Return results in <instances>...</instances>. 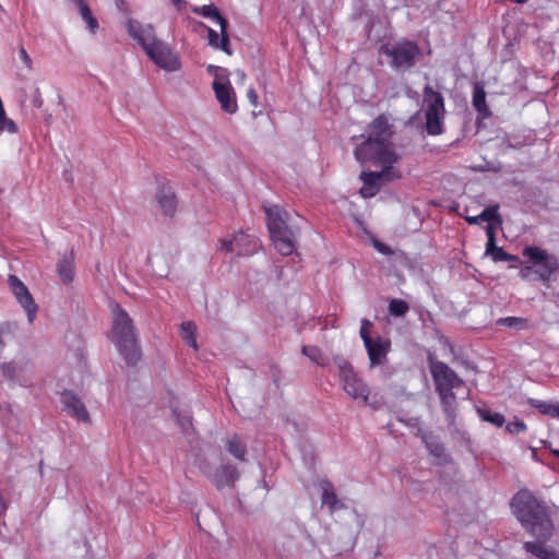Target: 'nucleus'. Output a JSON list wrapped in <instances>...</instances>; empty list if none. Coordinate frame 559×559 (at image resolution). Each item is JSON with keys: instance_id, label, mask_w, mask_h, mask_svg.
Wrapping results in <instances>:
<instances>
[{"instance_id": "obj_41", "label": "nucleus", "mask_w": 559, "mask_h": 559, "mask_svg": "<svg viewBox=\"0 0 559 559\" xmlns=\"http://www.w3.org/2000/svg\"><path fill=\"white\" fill-rule=\"evenodd\" d=\"M527 429V426L524 421L522 420H515V421H510L508 425H507V430L510 432V433H520V432H523Z\"/></svg>"}, {"instance_id": "obj_26", "label": "nucleus", "mask_w": 559, "mask_h": 559, "mask_svg": "<svg viewBox=\"0 0 559 559\" xmlns=\"http://www.w3.org/2000/svg\"><path fill=\"white\" fill-rule=\"evenodd\" d=\"M192 12L195 14L202 15L204 17L215 20L219 24V27L222 26V21L227 22V20L224 16H222L217 7L214 4H205L202 7H195L192 9Z\"/></svg>"}, {"instance_id": "obj_12", "label": "nucleus", "mask_w": 559, "mask_h": 559, "mask_svg": "<svg viewBox=\"0 0 559 559\" xmlns=\"http://www.w3.org/2000/svg\"><path fill=\"white\" fill-rule=\"evenodd\" d=\"M212 87L222 110L227 114H235L238 109V105L235 91L230 85L228 76L223 73H215Z\"/></svg>"}, {"instance_id": "obj_24", "label": "nucleus", "mask_w": 559, "mask_h": 559, "mask_svg": "<svg viewBox=\"0 0 559 559\" xmlns=\"http://www.w3.org/2000/svg\"><path fill=\"white\" fill-rule=\"evenodd\" d=\"M57 272L61 281L69 284L74 277V254L71 251L68 255H64L59 260L57 264Z\"/></svg>"}, {"instance_id": "obj_49", "label": "nucleus", "mask_w": 559, "mask_h": 559, "mask_svg": "<svg viewBox=\"0 0 559 559\" xmlns=\"http://www.w3.org/2000/svg\"><path fill=\"white\" fill-rule=\"evenodd\" d=\"M551 453L554 456H556L557 459H559V450H551Z\"/></svg>"}, {"instance_id": "obj_30", "label": "nucleus", "mask_w": 559, "mask_h": 559, "mask_svg": "<svg viewBox=\"0 0 559 559\" xmlns=\"http://www.w3.org/2000/svg\"><path fill=\"white\" fill-rule=\"evenodd\" d=\"M499 326H507L515 330H527L530 328L528 320L520 317H504L496 321Z\"/></svg>"}, {"instance_id": "obj_6", "label": "nucleus", "mask_w": 559, "mask_h": 559, "mask_svg": "<svg viewBox=\"0 0 559 559\" xmlns=\"http://www.w3.org/2000/svg\"><path fill=\"white\" fill-rule=\"evenodd\" d=\"M423 108L425 130L429 135H440L444 131L445 105L444 97L438 91L427 85L424 88Z\"/></svg>"}, {"instance_id": "obj_15", "label": "nucleus", "mask_w": 559, "mask_h": 559, "mask_svg": "<svg viewBox=\"0 0 559 559\" xmlns=\"http://www.w3.org/2000/svg\"><path fill=\"white\" fill-rule=\"evenodd\" d=\"M61 404L63 405L64 412L76 418L78 420L91 424L92 419L90 416V413L85 406V404L82 402V400L71 390H64L61 393Z\"/></svg>"}, {"instance_id": "obj_20", "label": "nucleus", "mask_w": 559, "mask_h": 559, "mask_svg": "<svg viewBox=\"0 0 559 559\" xmlns=\"http://www.w3.org/2000/svg\"><path fill=\"white\" fill-rule=\"evenodd\" d=\"M239 478L238 469L231 464L221 465L215 473L211 476L212 483L217 489L234 486L235 481Z\"/></svg>"}, {"instance_id": "obj_21", "label": "nucleus", "mask_w": 559, "mask_h": 559, "mask_svg": "<svg viewBox=\"0 0 559 559\" xmlns=\"http://www.w3.org/2000/svg\"><path fill=\"white\" fill-rule=\"evenodd\" d=\"M472 104L479 119H487L491 116V111L486 103L485 87L480 82L474 83Z\"/></svg>"}, {"instance_id": "obj_3", "label": "nucleus", "mask_w": 559, "mask_h": 559, "mask_svg": "<svg viewBox=\"0 0 559 559\" xmlns=\"http://www.w3.org/2000/svg\"><path fill=\"white\" fill-rule=\"evenodd\" d=\"M428 361L436 392L439 395L447 420L450 425H454L457 404L453 390L461 388L464 381L445 362L435 359L431 355L428 357Z\"/></svg>"}, {"instance_id": "obj_18", "label": "nucleus", "mask_w": 559, "mask_h": 559, "mask_svg": "<svg viewBox=\"0 0 559 559\" xmlns=\"http://www.w3.org/2000/svg\"><path fill=\"white\" fill-rule=\"evenodd\" d=\"M155 199L165 216L173 217L177 212L178 201L171 187L159 186Z\"/></svg>"}, {"instance_id": "obj_7", "label": "nucleus", "mask_w": 559, "mask_h": 559, "mask_svg": "<svg viewBox=\"0 0 559 559\" xmlns=\"http://www.w3.org/2000/svg\"><path fill=\"white\" fill-rule=\"evenodd\" d=\"M355 157L360 164L372 163L379 166H393L399 160L392 145L370 136L356 147Z\"/></svg>"}, {"instance_id": "obj_34", "label": "nucleus", "mask_w": 559, "mask_h": 559, "mask_svg": "<svg viewBox=\"0 0 559 559\" xmlns=\"http://www.w3.org/2000/svg\"><path fill=\"white\" fill-rule=\"evenodd\" d=\"M409 310L408 304L403 299L394 298L389 302V311L392 316L403 317Z\"/></svg>"}, {"instance_id": "obj_17", "label": "nucleus", "mask_w": 559, "mask_h": 559, "mask_svg": "<svg viewBox=\"0 0 559 559\" xmlns=\"http://www.w3.org/2000/svg\"><path fill=\"white\" fill-rule=\"evenodd\" d=\"M266 215V224L270 235H278L280 231L288 229V213L278 205L264 207Z\"/></svg>"}, {"instance_id": "obj_47", "label": "nucleus", "mask_w": 559, "mask_h": 559, "mask_svg": "<svg viewBox=\"0 0 559 559\" xmlns=\"http://www.w3.org/2000/svg\"><path fill=\"white\" fill-rule=\"evenodd\" d=\"M37 93H38V96L34 98V105L37 106V107H40L41 106V98H40L38 90H37Z\"/></svg>"}, {"instance_id": "obj_45", "label": "nucleus", "mask_w": 559, "mask_h": 559, "mask_svg": "<svg viewBox=\"0 0 559 559\" xmlns=\"http://www.w3.org/2000/svg\"><path fill=\"white\" fill-rule=\"evenodd\" d=\"M247 97L253 106L258 105V94L253 88L248 90Z\"/></svg>"}, {"instance_id": "obj_44", "label": "nucleus", "mask_w": 559, "mask_h": 559, "mask_svg": "<svg viewBox=\"0 0 559 559\" xmlns=\"http://www.w3.org/2000/svg\"><path fill=\"white\" fill-rule=\"evenodd\" d=\"M373 245H374V248H376L379 252H381V253H383V254H392V250H391V248H390L389 246H386V245L382 243L381 241L376 240Z\"/></svg>"}, {"instance_id": "obj_33", "label": "nucleus", "mask_w": 559, "mask_h": 559, "mask_svg": "<svg viewBox=\"0 0 559 559\" xmlns=\"http://www.w3.org/2000/svg\"><path fill=\"white\" fill-rule=\"evenodd\" d=\"M7 131L11 134H15L19 131L16 123L7 116L3 103L0 102V133Z\"/></svg>"}, {"instance_id": "obj_51", "label": "nucleus", "mask_w": 559, "mask_h": 559, "mask_svg": "<svg viewBox=\"0 0 559 559\" xmlns=\"http://www.w3.org/2000/svg\"><path fill=\"white\" fill-rule=\"evenodd\" d=\"M202 472H203V474L207 475V472L205 471V468H202Z\"/></svg>"}, {"instance_id": "obj_40", "label": "nucleus", "mask_w": 559, "mask_h": 559, "mask_svg": "<svg viewBox=\"0 0 559 559\" xmlns=\"http://www.w3.org/2000/svg\"><path fill=\"white\" fill-rule=\"evenodd\" d=\"M173 413L177 418L178 424L182 428L183 431H187L192 427V418L190 415H180L176 408H173Z\"/></svg>"}, {"instance_id": "obj_36", "label": "nucleus", "mask_w": 559, "mask_h": 559, "mask_svg": "<svg viewBox=\"0 0 559 559\" xmlns=\"http://www.w3.org/2000/svg\"><path fill=\"white\" fill-rule=\"evenodd\" d=\"M227 27H228V22H223L222 21L221 38H219V41L217 44V47H215V48L223 50L227 55H231L229 36H228V33H227Z\"/></svg>"}, {"instance_id": "obj_8", "label": "nucleus", "mask_w": 559, "mask_h": 559, "mask_svg": "<svg viewBox=\"0 0 559 559\" xmlns=\"http://www.w3.org/2000/svg\"><path fill=\"white\" fill-rule=\"evenodd\" d=\"M380 53L390 58V66L394 69H409L414 67L420 56V48L415 41L402 40L393 45L383 44Z\"/></svg>"}, {"instance_id": "obj_42", "label": "nucleus", "mask_w": 559, "mask_h": 559, "mask_svg": "<svg viewBox=\"0 0 559 559\" xmlns=\"http://www.w3.org/2000/svg\"><path fill=\"white\" fill-rule=\"evenodd\" d=\"M206 29H207L209 45L214 48L217 47L221 36L217 34L216 31H214L211 27H206Z\"/></svg>"}, {"instance_id": "obj_10", "label": "nucleus", "mask_w": 559, "mask_h": 559, "mask_svg": "<svg viewBox=\"0 0 559 559\" xmlns=\"http://www.w3.org/2000/svg\"><path fill=\"white\" fill-rule=\"evenodd\" d=\"M372 328L371 321L368 319H364L361 321L360 326V337L366 347L368 358L370 361V367H376L381 365L385 359L386 355L391 349V342L388 338H383L381 336L371 337L370 330Z\"/></svg>"}, {"instance_id": "obj_23", "label": "nucleus", "mask_w": 559, "mask_h": 559, "mask_svg": "<svg viewBox=\"0 0 559 559\" xmlns=\"http://www.w3.org/2000/svg\"><path fill=\"white\" fill-rule=\"evenodd\" d=\"M320 486L322 489V504L328 506L331 513L344 508V504L340 501L331 481L322 480Z\"/></svg>"}, {"instance_id": "obj_50", "label": "nucleus", "mask_w": 559, "mask_h": 559, "mask_svg": "<svg viewBox=\"0 0 559 559\" xmlns=\"http://www.w3.org/2000/svg\"><path fill=\"white\" fill-rule=\"evenodd\" d=\"M182 0H171L174 4H180Z\"/></svg>"}, {"instance_id": "obj_16", "label": "nucleus", "mask_w": 559, "mask_h": 559, "mask_svg": "<svg viewBox=\"0 0 559 559\" xmlns=\"http://www.w3.org/2000/svg\"><path fill=\"white\" fill-rule=\"evenodd\" d=\"M369 129L370 133L368 136L392 145L391 140L394 134V130L389 116L384 114L379 115L371 121Z\"/></svg>"}, {"instance_id": "obj_14", "label": "nucleus", "mask_w": 559, "mask_h": 559, "mask_svg": "<svg viewBox=\"0 0 559 559\" xmlns=\"http://www.w3.org/2000/svg\"><path fill=\"white\" fill-rule=\"evenodd\" d=\"M8 283L17 302L25 310L28 322L33 323L36 318L38 307L28 288L16 275H9Z\"/></svg>"}, {"instance_id": "obj_48", "label": "nucleus", "mask_w": 559, "mask_h": 559, "mask_svg": "<svg viewBox=\"0 0 559 559\" xmlns=\"http://www.w3.org/2000/svg\"><path fill=\"white\" fill-rule=\"evenodd\" d=\"M207 71H209L210 73H212L213 71H218V68H216V67H214V66H209V67H207Z\"/></svg>"}, {"instance_id": "obj_43", "label": "nucleus", "mask_w": 559, "mask_h": 559, "mask_svg": "<svg viewBox=\"0 0 559 559\" xmlns=\"http://www.w3.org/2000/svg\"><path fill=\"white\" fill-rule=\"evenodd\" d=\"M20 58L27 69H32V59L27 53L26 49L22 46L19 50Z\"/></svg>"}, {"instance_id": "obj_4", "label": "nucleus", "mask_w": 559, "mask_h": 559, "mask_svg": "<svg viewBox=\"0 0 559 559\" xmlns=\"http://www.w3.org/2000/svg\"><path fill=\"white\" fill-rule=\"evenodd\" d=\"M111 340L126 362L129 366H135L142 357V352L133 321L118 304L111 307Z\"/></svg>"}, {"instance_id": "obj_5", "label": "nucleus", "mask_w": 559, "mask_h": 559, "mask_svg": "<svg viewBox=\"0 0 559 559\" xmlns=\"http://www.w3.org/2000/svg\"><path fill=\"white\" fill-rule=\"evenodd\" d=\"M523 257L527 258L532 265L521 267L520 276L528 278L533 267L537 278L542 282H549L551 276L559 270V259L547 250L537 246H526L522 250Z\"/></svg>"}, {"instance_id": "obj_27", "label": "nucleus", "mask_w": 559, "mask_h": 559, "mask_svg": "<svg viewBox=\"0 0 559 559\" xmlns=\"http://www.w3.org/2000/svg\"><path fill=\"white\" fill-rule=\"evenodd\" d=\"M301 353L318 366H326L329 362L328 357L318 346L304 345Z\"/></svg>"}, {"instance_id": "obj_28", "label": "nucleus", "mask_w": 559, "mask_h": 559, "mask_svg": "<svg viewBox=\"0 0 559 559\" xmlns=\"http://www.w3.org/2000/svg\"><path fill=\"white\" fill-rule=\"evenodd\" d=\"M476 412L481 420L490 423L496 427H502L506 421L502 414L492 412L489 408L478 407Z\"/></svg>"}, {"instance_id": "obj_9", "label": "nucleus", "mask_w": 559, "mask_h": 559, "mask_svg": "<svg viewBox=\"0 0 559 559\" xmlns=\"http://www.w3.org/2000/svg\"><path fill=\"white\" fill-rule=\"evenodd\" d=\"M336 365L344 391L350 397L367 403L370 394L369 388L362 379L357 376L350 362L344 358H337Z\"/></svg>"}, {"instance_id": "obj_29", "label": "nucleus", "mask_w": 559, "mask_h": 559, "mask_svg": "<svg viewBox=\"0 0 559 559\" xmlns=\"http://www.w3.org/2000/svg\"><path fill=\"white\" fill-rule=\"evenodd\" d=\"M530 404L542 414L559 419V403H548L538 400H531Z\"/></svg>"}, {"instance_id": "obj_25", "label": "nucleus", "mask_w": 559, "mask_h": 559, "mask_svg": "<svg viewBox=\"0 0 559 559\" xmlns=\"http://www.w3.org/2000/svg\"><path fill=\"white\" fill-rule=\"evenodd\" d=\"M227 451L241 462L246 461L247 445L238 435H234L225 442Z\"/></svg>"}, {"instance_id": "obj_13", "label": "nucleus", "mask_w": 559, "mask_h": 559, "mask_svg": "<svg viewBox=\"0 0 559 559\" xmlns=\"http://www.w3.org/2000/svg\"><path fill=\"white\" fill-rule=\"evenodd\" d=\"M221 250L226 253L235 252L237 255H251L260 247L259 240L251 235L239 231L231 239H221Z\"/></svg>"}, {"instance_id": "obj_39", "label": "nucleus", "mask_w": 559, "mask_h": 559, "mask_svg": "<svg viewBox=\"0 0 559 559\" xmlns=\"http://www.w3.org/2000/svg\"><path fill=\"white\" fill-rule=\"evenodd\" d=\"M486 233H487V238H488L487 243H486V253L490 255V254H492L495 249L498 248V246L496 245L495 228L492 226H488L486 229Z\"/></svg>"}, {"instance_id": "obj_38", "label": "nucleus", "mask_w": 559, "mask_h": 559, "mask_svg": "<svg viewBox=\"0 0 559 559\" xmlns=\"http://www.w3.org/2000/svg\"><path fill=\"white\" fill-rule=\"evenodd\" d=\"M427 448L429 452L439 460L447 461L448 454L445 453V449L440 442H428Z\"/></svg>"}, {"instance_id": "obj_31", "label": "nucleus", "mask_w": 559, "mask_h": 559, "mask_svg": "<svg viewBox=\"0 0 559 559\" xmlns=\"http://www.w3.org/2000/svg\"><path fill=\"white\" fill-rule=\"evenodd\" d=\"M80 14L82 19L86 22L88 29L91 33H95L98 28V22L96 17L93 16L92 11L88 7V4L84 0H76Z\"/></svg>"}, {"instance_id": "obj_11", "label": "nucleus", "mask_w": 559, "mask_h": 559, "mask_svg": "<svg viewBox=\"0 0 559 559\" xmlns=\"http://www.w3.org/2000/svg\"><path fill=\"white\" fill-rule=\"evenodd\" d=\"M401 176V171L390 165L382 166L380 171H364L360 175V179L362 180L360 194L364 198H372L379 192L381 185L394 179H400Z\"/></svg>"}, {"instance_id": "obj_2", "label": "nucleus", "mask_w": 559, "mask_h": 559, "mask_svg": "<svg viewBox=\"0 0 559 559\" xmlns=\"http://www.w3.org/2000/svg\"><path fill=\"white\" fill-rule=\"evenodd\" d=\"M127 31L159 68L167 71H176L180 68L179 58L167 44L156 38L151 25L143 26L140 22L130 19L127 22Z\"/></svg>"}, {"instance_id": "obj_32", "label": "nucleus", "mask_w": 559, "mask_h": 559, "mask_svg": "<svg viewBox=\"0 0 559 559\" xmlns=\"http://www.w3.org/2000/svg\"><path fill=\"white\" fill-rule=\"evenodd\" d=\"M195 324L191 321L181 323V335L186 343L194 349H198L197 338H195Z\"/></svg>"}, {"instance_id": "obj_1", "label": "nucleus", "mask_w": 559, "mask_h": 559, "mask_svg": "<svg viewBox=\"0 0 559 559\" xmlns=\"http://www.w3.org/2000/svg\"><path fill=\"white\" fill-rule=\"evenodd\" d=\"M511 508L522 526L534 537L550 539L554 522L548 508L527 489L518 491L511 501Z\"/></svg>"}, {"instance_id": "obj_22", "label": "nucleus", "mask_w": 559, "mask_h": 559, "mask_svg": "<svg viewBox=\"0 0 559 559\" xmlns=\"http://www.w3.org/2000/svg\"><path fill=\"white\" fill-rule=\"evenodd\" d=\"M274 247L282 255H289L295 250V236L290 228L271 235Z\"/></svg>"}, {"instance_id": "obj_37", "label": "nucleus", "mask_w": 559, "mask_h": 559, "mask_svg": "<svg viewBox=\"0 0 559 559\" xmlns=\"http://www.w3.org/2000/svg\"><path fill=\"white\" fill-rule=\"evenodd\" d=\"M493 261H506V262H515L519 261V258L514 254L508 253L504 251L502 247H498L495 249L492 254H490Z\"/></svg>"}, {"instance_id": "obj_35", "label": "nucleus", "mask_w": 559, "mask_h": 559, "mask_svg": "<svg viewBox=\"0 0 559 559\" xmlns=\"http://www.w3.org/2000/svg\"><path fill=\"white\" fill-rule=\"evenodd\" d=\"M499 206L498 205H491L486 207L480 214L479 218L483 222H495L497 224H501L502 219L498 212Z\"/></svg>"}, {"instance_id": "obj_19", "label": "nucleus", "mask_w": 559, "mask_h": 559, "mask_svg": "<svg viewBox=\"0 0 559 559\" xmlns=\"http://www.w3.org/2000/svg\"><path fill=\"white\" fill-rule=\"evenodd\" d=\"M535 542H525L523 548L526 552L538 559H559V552L547 545L549 539L536 537Z\"/></svg>"}, {"instance_id": "obj_46", "label": "nucleus", "mask_w": 559, "mask_h": 559, "mask_svg": "<svg viewBox=\"0 0 559 559\" xmlns=\"http://www.w3.org/2000/svg\"><path fill=\"white\" fill-rule=\"evenodd\" d=\"M465 219L471 225L477 224L480 221L479 215H477V216H466Z\"/></svg>"}]
</instances>
